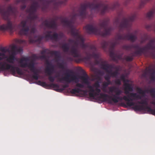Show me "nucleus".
<instances>
[{"instance_id":"obj_17","label":"nucleus","mask_w":155,"mask_h":155,"mask_svg":"<svg viewBox=\"0 0 155 155\" xmlns=\"http://www.w3.org/2000/svg\"><path fill=\"white\" fill-rule=\"evenodd\" d=\"M48 66H47L45 69V72L49 76L48 78L49 80L51 82L53 83L55 80V78H58L59 76V75H56L55 77L51 76L54 71V67L51 64L48 62L47 63Z\"/></svg>"},{"instance_id":"obj_28","label":"nucleus","mask_w":155,"mask_h":155,"mask_svg":"<svg viewBox=\"0 0 155 155\" xmlns=\"http://www.w3.org/2000/svg\"><path fill=\"white\" fill-rule=\"evenodd\" d=\"M155 13V6H154L153 8L150 12H148L147 14V17L149 18L153 17Z\"/></svg>"},{"instance_id":"obj_44","label":"nucleus","mask_w":155,"mask_h":155,"mask_svg":"<svg viewBox=\"0 0 155 155\" xmlns=\"http://www.w3.org/2000/svg\"><path fill=\"white\" fill-rule=\"evenodd\" d=\"M36 31V29L34 27H32L30 29V31L31 34H34Z\"/></svg>"},{"instance_id":"obj_35","label":"nucleus","mask_w":155,"mask_h":155,"mask_svg":"<svg viewBox=\"0 0 155 155\" xmlns=\"http://www.w3.org/2000/svg\"><path fill=\"white\" fill-rule=\"evenodd\" d=\"M132 48H134L135 49H137L138 50L136 51H135L134 53V54L136 55H141L143 54H137V53H136L135 52L137 51H139V50H140V48H140L138 45H134V46H132Z\"/></svg>"},{"instance_id":"obj_32","label":"nucleus","mask_w":155,"mask_h":155,"mask_svg":"<svg viewBox=\"0 0 155 155\" xmlns=\"http://www.w3.org/2000/svg\"><path fill=\"white\" fill-rule=\"evenodd\" d=\"M32 57L35 59H38L39 58H40L42 59L45 60L47 58L46 56L45 55H42L40 56H38L35 54H34L32 55Z\"/></svg>"},{"instance_id":"obj_2","label":"nucleus","mask_w":155,"mask_h":155,"mask_svg":"<svg viewBox=\"0 0 155 155\" xmlns=\"http://www.w3.org/2000/svg\"><path fill=\"white\" fill-rule=\"evenodd\" d=\"M120 6L118 2H116L112 5H109L99 0H93L92 2H86L82 3L79 9V15L82 18L86 17V9L89 8L91 9V12H94L96 13H100L103 15L106 12L110 10H114L117 9Z\"/></svg>"},{"instance_id":"obj_7","label":"nucleus","mask_w":155,"mask_h":155,"mask_svg":"<svg viewBox=\"0 0 155 155\" xmlns=\"http://www.w3.org/2000/svg\"><path fill=\"white\" fill-rule=\"evenodd\" d=\"M119 41L117 40L114 41H102L101 43V45L102 48L104 50L108 46L109 47V52L110 57L112 58L113 60L116 61L117 59H121L122 55H117L114 52L115 46L117 44H119Z\"/></svg>"},{"instance_id":"obj_64","label":"nucleus","mask_w":155,"mask_h":155,"mask_svg":"<svg viewBox=\"0 0 155 155\" xmlns=\"http://www.w3.org/2000/svg\"><path fill=\"white\" fill-rule=\"evenodd\" d=\"M154 30H155V25L154 26Z\"/></svg>"},{"instance_id":"obj_31","label":"nucleus","mask_w":155,"mask_h":155,"mask_svg":"<svg viewBox=\"0 0 155 155\" xmlns=\"http://www.w3.org/2000/svg\"><path fill=\"white\" fill-rule=\"evenodd\" d=\"M109 81V82H108V81H107L106 82H104L103 83V91L105 92L108 93V92H107L106 91L105 88H106L108 86V85L111 84V81Z\"/></svg>"},{"instance_id":"obj_40","label":"nucleus","mask_w":155,"mask_h":155,"mask_svg":"<svg viewBox=\"0 0 155 155\" xmlns=\"http://www.w3.org/2000/svg\"><path fill=\"white\" fill-rule=\"evenodd\" d=\"M92 57L95 59H98L100 57V55L99 54H96L93 53L92 54Z\"/></svg>"},{"instance_id":"obj_1","label":"nucleus","mask_w":155,"mask_h":155,"mask_svg":"<svg viewBox=\"0 0 155 155\" xmlns=\"http://www.w3.org/2000/svg\"><path fill=\"white\" fill-rule=\"evenodd\" d=\"M77 14L74 15L70 20L64 18L61 20V22L63 25L71 29V35L76 37L77 39L76 41L69 39L68 41L71 43H74V45H73L69 50L68 44L67 43L63 44L61 48L63 51L65 52H69L71 55L74 58H79L81 56V51L78 47V43L79 41L81 47L83 48H86L87 47V45L84 43V39L82 36L79 35L78 30L75 29L73 24L75 21Z\"/></svg>"},{"instance_id":"obj_50","label":"nucleus","mask_w":155,"mask_h":155,"mask_svg":"<svg viewBox=\"0 0 155 155\" xmlns=\"http://www.w3.org/2000/svg\"><path fill=\"white\" fill-rule=\"evenodd\" d=\"M130 93L129 92V91H128L127 89H125V94L127 95V96L128 95H129Z\"/></svg>"},{"instance_id":"obj_37","label":"nucleus","mask_w":155,"mask_h":155,"mask_svg":"<svg viewBox=\"0 0 155 155\" xmlns=\"http://www.w3.org/2000/svg\"><path fill=\"white\" fill-rule=\"evenodd\" d=\"M150 0H141L140 3V5L139 8H142L144 5L147 2H149Z\"/></svg>"},{"instance_id":"obj_22","label":"nucleus","mask_w":155,"mask_h":155,"mask_svg":"<svg viewBox=\"0 0 155 155\" xmlns=\"http://www.w3.org/2000/svg\"><path fill=\"white\" fill-rule=\"evenodd\" d=\"M101 68L106 71H111L112 69H114L115 71H118L119 73V68L118 66H116L114 64H102L101 65Z\"/></svg>"},{"instance_id":"obj_55","label":"nucleus","mask_w":155,"mask_h":155,"mask_svg":"<svg viewBox=\"0 0 155 155\" xmlns=\"http://www.w3.org/2000/svg\"><path fill=\"white\" fill-rule=\"evenodd\" d=\"M84 58L87 60H88L90 59V57L89 56H87L85 57Z\"/></svg>"},{"instance_id":"obj_19","label":"nucleus","mask_w":155,"mask_h":155,"mask_svg":"<svg viewBox=\"0 0 155 155\" xmlns=\"http://www.w3.org/2000/svg\"><path fill=\"white\" fill-rule=\"evenodd\" d=\"M51 54L52 55L55 56V60L56 62H58V65L59 68L63 69H65L64 63V61L62 60V62L61 63L58 62L61 58L60 52L59 51H52Z\"/></svg>"},{"instance_id":"obj_6","label":"nucleus","mask_w":155,"mask_h":155,"mask_svg":"<svg viewBox=\"0 0 155 155\" xmlns=\"http://www.w3.org/2000/svg\"><path fill=\"white\" fill-rule=\"evenodd\" d=\"M109 92L108 93L114 92L115 93V94H112L111 96L107 94L101 93L98 97V98L102 100L103 102H107L110 104H111L113 102L114 103H118L119 102V96L122 93V91L114 86L109 87Z\"/></svg>"},{"instance_id":"obj_61","label":"nucleus","mask_w":155,"mask_h":155,"mask_svg":"<svg viewBox=\"0 0 155 155\" xmlns=\"http://www.w3.org/2000/svg\"><path fill=\"white\" fill-rule=\"evenodd\" d=\"M96 62L97 64H98L99 63V61H96Z\"/></svg>"},{"instance_id":"obj_43","label":"nucleus","mask_w":155,"mask_h":155,"mask_svg":"<svg viewBox=\"0 0 155 155\" xmlns=\"http://www.w3.org/2000/svg\"><path fill=\"white\" fill-rule=\"evenodd\" d=\"M58 34V40L57 41H58L59 40L63 38L64 36V35L63 33H61L59 34Z\"/></svg>"},{"instance_id":"obj_14","label":"nucleus","mask_w":155,"mask_h":155,"mask_svg":"<svg viewBox=\"0 0 155 155\" xmlns=\"http://www.w3.org/2000/svg\"><path fill=\"white\" fill-rule=\"evenodd\" d=\"M100 87V84L98 81L96 82L93 86H88V88L89 89V95L90 97L93 99L96 98L99 100H100L98 97L100 96L101 92V89L99 88Z\"/></svg>"},{"instance_id":"obj_38","label":"nucleus","mask_w":155,"mask_h":155,"mask_svg":"<svg viewBox=\"0 0 155 155\" xmlns=\"http://www.w3.org/2000/svg\"><path fill=\"white\" fill-rule=\"evenodd\" d=\"M125 60L127 61H132L133 59V56H126L124 57Z\"/></svg>"},{"instance_id":"obj_11","label":"nucleus","mask_w":155,"mask_h":155,"mask_svg":"<svg viewBox=\"0 0 155 155\" xmlns=\"http://www.w3.org/2000/svg\"><path fill=\"white\" fill-rule=\"evenodd\" d=\"M66 76L61 78H58V81L61 82L62 81H65L67 84H65L62 86L63 88L59 89V88H56L55 90L58 92L63 91L64 89L67 88L69 87L68 84L70 83L71 82L75 81L77 83L78 81V79L77 77L75 75H71L68 73L65 74Z\"/></svg>"},{"instance_id":"obj_4","label":"nucleus","mask_w":155,"mask_h":155,"mask_svg":"<svg viewBox=\"0 0 155 155\" xmlns=\"http://www.w3.org/2000/svg\"><path fill=\"white\" fill-rule=\"evenodd\" d=\"M18 13L17 8L13 7L11 5L8 7L7 11H5L4 8L0 7V14L1 16L4 20L7 21L6 24H4L0 26V30L8 31L11 33L13 32L15 29V25L12 24V22L10 20L9 17L10 15H12L16 17Z\"/></svg>"},{"instance_id":"obj_23","label":"nucleus","mask_w":155,"mask_h":155,"mask_svg":"<svg viewBox=\"0 0 155 155\" xmlns=\"http://www.w3.org/2000/svg\"><path fill=\"white\" fill-rule=\"evenodd\" d=\"M29 67L30 68V70L33 73L32 76V78L35 80H38V79L39 70L37 69L35 65L33 64H30Z\"/></svg>"},{"instance_id":"obj_46","label":"nucleus","mask_w":155,"mask_h":155,"mask_svg":"<svg viewBox=\"0 0 155 155\" xmlns=\"http://www.w3.org/2000/svg\"><path fill=\"white\" fill-rule=\"evenodd\" d=\"M76 87L82 88L84 87V85L82 84L78 83L76 84Z\"/></svg>"},{"instance_id":"obj_51","label":"nucleus","mask_w":155,"mask_h":155,"mask_svg":"<svg viewBox=\"0 0 155 155\" xmlns=\"http://www.w3.org/2000/svg\"><path fill=\"white\" fill-rule=\"evenodd\" d=\"M22 50V49L21 48H17V49H16V51H17V53L18 52H20Z\"/></svg>"},{"instance_id":"obj_8","label":"nucleus","mask_w":155,"mask_h":155,"mask_svg":"<svg viewBox=\"0 0 155 155\" xmlns=\"http://www.w3.org/2000/svg\"><path fill=\"white\" fill-rule=\"evenodd\" d=\"M155 43V38L150 41L149 42L142 48H140V50L137 51L135 53L137 54H143L146 57H151L153 58H155V53L154 51H149V50L151 49L155 50L154 47L153 46Z\"/></svg>"},{"instance_id":"obj_60","label":"nucleus","mask_w":155,"mask_h":155,"mask_svg":"<svg viewBox=\"0 0 155 155\" xmlns=\"http://www.w3.org/2000/svg\"><path fill=\"white\" fill-rule=\"evenodd\" d=\"M101 73H102V72L101 71H99V73L100 74H101Z\"/></svg>"},{"instance_id":"obj_47","label":"nucleus","mask_w":155,"mask_h":155,"mask_svg":"<svg viewBox=\"0 0 155 155\" xmlns=\"http://www.w3.org/2000/svg\"><path fill=\"white\" fill-rule=\"evenodd\" d=\"M115 82L116 84H118V85H120L121 84V82L120 80L119 79H116L115 80Z\"/></svg>"},{"instance_id":"obj_34","label":"nucleus","mask_w":155,"mask_h":155,"mask_svg":"<svg viewBox=\"0 0 155 155\" xmlns=\"http://www.w3.org/2000/svg\"><path fill=\"white\" fill-rule=\"evenodd\" d=\"M16 49L17 47L15 45H13L12 47V53L11 55H12L13 56L15 57L17 53L16 51Z\"/></svg>"},{"instance_id":"obj_62","label":"nucleus","mask_w":155,"mask_h":155,"mask_svg":"<svg viewBox=\"0 0 155 155\" xmlns=\"http://www.w3.org/2000/svg\"><path fill=\"white\" fill-rule=\"evenodd\" d=\"M24 70L25 71H27V72H29L27 70Z\"/></svg>"},{"instance_id":"obj_33","label":"nucleus","mask_w":155,"mask_h":155,"mask_svg":"<svg viewBox=\"0 0 155 155\" xmlns=\"http://www.w3.org/2000/svg\"><path fill=\"white\" fill-rule=\"evenodd\" d=\"M30 64H34L35 65V63L33 61H31L30 62V63L28 64L27 63H23V64H21L20 65V66L22 68H26V67H28L30 70V68L29 67V65Z\"/></svg>"},{"instance_id":"obj_18","label":"nucleus","mask_w":155,"mask_h":155,"mask_svg":"<svg viewBox=\"0 0 155 155\" xmlns=\"http://www.w3.org/2000/svg\"><path fill=\"white\" fill-rule=\"evenodd\" d=\"M58 19V17H56L54 19H52L51 21L49 22L47 20H45L43 22V24L45 27L53 29L55 30L58 27V24L57 21Z\"/></svg>"},{"instance_id":"obj_12","label":"nucleus","mask_w":155,"mask_h":155,"mask_svg":"<svg viewBox=\"0 0 155 155\" xmlns=\"http://www.w3.org/2000/svg\"><path fill=\"white\" fill-rule=\"evenodd\" d=\"M119 101L124 100L127 102L126 104L127 106L131 107L134 105L135 103L133 101L134 100H137L141 99V97L136 93H130L129 95L127 96H124L123 97H119Z\"/></svg>"},{"instance_id":"obj_45","label":"nucleus","mask_w":155,"mask_h":155,"mask_svg":"<svg viewBox=\"0 0 155 155\" xmlns=\"http://www.w3.org/2000/svg\"><path fill=\"white\" fill-rule=\"evenodd\" d=\"M26 41L24 40L18 39L17 40V42L19 44H25L26 43Z\"/></svg>"},{"instance_id":"obj_21","label":"nucleus","mask_w":155,"mask_h":155,"mask_svg":"<svg viewBox=\"0 0 155 155\" xmlns=\"http://www.w3.org/2000/svg\"><path fill=\"white\" fill-rule=\"evenodd\" d=\"M107 73L104 76V79L106 81H111L110 79L111 77L116 78L119 74V73H118V71H115L112 72L111 70L106 71Z\"/></svg>"},{"instance_id":"obj_30","label":"nucleus","mask_w":155,"mask_h":155,"mask_svg":"<svg viewBox=\"0 0 155 155\" xmlns=\"http://www.w3.org/2000/svg\"><path fill=\"white\" fill-rule=\"evenodd\" d=\"M16 58L15 57L12 55H10L8 58H7L6 61L9 63L11 64H14Z\"/></svg>"},{"instance_id":"obj_59","label":"nucleus","mask_w":155,"mask_h":155,"mask_svg":"<svg viewBox=\"0 0 155 155\" xmlns=\"http://www.w3.org/2000/svg\"><path fill=\"white\" fill-rule=\"evenodd\" d=\"M67 71L71 73H73V72L72 71H71L69 70H67Z\"/></svg>"},{"instance_id":"obj_25","label":"nucleus","mask_w":155,"mask_h":155,"mask_svg":"<svg viewBox=\"0 0 155 155\" xmlns=\"http://www.w3.org/2000/svg\"><path fill=\"white\" fill-rule=\"evenodd\" d=\"M38 83V84L44 87H50L53 88H58L59 87L58 85L56 84L51 83L50 84H48L45 82L41 81H39Z\"/></svg>"},{"instance_id":"obj_5","label":"nucleus","mask_w":155,"mask_h":155,"mask_svg":"<svg viewBox=\"0 0 155 155\" xmlns=\"http://www.w3.org/2000/svg\"><path fill=\"white\" fill-rule=\"evenodd\" d=\"M108 23V20L104 19L99 23L98 25L101 29H104L103 31H101V29L98 28L97 27H94L93 25L90 24L87 25L86 26V30L88 33L94 34L105 37L110 35L113 30V27L111 26L107 28Z\"/></svg>"},{"instance_id":"obj_16","label":"nucleus","mask_w":155,"mask_h":155,"mask_svg":"<svg viewBox=\"0 0 155 155\" xmlns=\"http://www.w3.org/2000/svg\"><path fill=\"white\" fill-rule=\"evenodd\" d=\"M67 0H64V1H56V0H39V1L42 4V9L43 11L45 10L47 7V5L45 3L47 2V4H49L52 3L54 4V8L57 9L60 5L65 4V2Z\"/></svg>"},{"instance_id":"obj_57","label":"nucleus","mask_w":155,"mask_h":155,"mask_svg":"<svg viewBox=\"0 0 155 155\" xmlns=\"http://www.w3.org/2000/svg\"><path fill=\"white\" fill-rule=\"evenodd\" d=\"M151 103L154 105H155V101H153L151 102Z\"/></svg>"},{"instance_id":"obj_10","label":"nucleus","mask_w":155,"mask_h":155,"mask_svg":"<svg viewBox=\"0 0 155 155\" xmlns=\"http://www.w3.org/2000/svg\"><path fill=\"white\" fill-rule=\"evenodd\" d=\"M137 103L142 105L135 104V103L134 105L133 106V108L135 111H147L148 113L155 115V109H152L150 107L148 106V102L146 100H141L140 101H138Z\"/></svg>"},{"instance_id":"obj_63","label":"nucleus","mask_w":155,"mask_h":155,"mask_svg":"<svg viewBox=\"0 0 155 155\" xmlns=\"http://www.w3.org/2000/svg\"><path fill=\"white\" fill-rule=\"evenodd\" d=\"M118 19L116 21V22L117 23V22H118Z\"/></svg>"},{"instance_id":"obj_36","label":"nucleus","mask_w":155,"mask_h":155,"mask_svg":"<svg viewBox=\"0 0 155 155\" xmlns=\"http://www.w3.org/2000/svg\"><path fill=\"white\" fill-rule=\"evenodd\" d=\"M125 89L128 90L129 91H132L133 90V88L131 85L129 84H125Z\"/></svg>"},{"instance_id":"obj_49","label":"nucleus","mask_w":155,"mask_h":155,"mask_svg":"<svg viewBox=\"0 0 155 155\" xmlns=\"http://www.w3.org/2000/svg\"><path fill=\"white\" fill-rule=\"evenodd\" d=\"M0 57H6V58H7L5 54L3 52H0Z\"/></svg>"},{"instance_id":"obj_13","label":"nucleus","mask_w":155,"mask_h":155,"mask_svg":"<svg viewBox=\"0 0 155 155\" xmlns=\"http://www.w3.org/2000/svg\"><path fill=\"white\" fill-rule=\"evenodd\" d=\"M10 70V71L12 75L15 76L16 72L18 74L22 75L23 74L22 71L19 67H15L11 64L4 63L0 62V71H4Z\"/></svg>"},{"instance_id":"obj_42","label":"nucleus","mask_w":155,"mask_h":155,"mask_svg":"<svg viewBox=\"0 0 155 155\" xmlns=\"http://www.w3.org/2000/svg\"><path fill=\"white\" fill-rule=\"evenodd\" d=\"M0 51H1L2 52L5 53V54L8 51V49H6L4 47L0 48Z\"/></svg>"},{"instance_id":"obj_48","label":"nucleus","mask_w":155,"mask_h":155,"mask_svg":"<svg viewBox=\"0 0 155 155\" xmlns=\"http://www.w3.org/2000/svg\"><path fill=\"white\" fill-rule=\"evenodd\" d=\"M152 25H147L146 26V28L148 30H150L152 28Z\"/></svg>"},{"instance_id":"obj_52","label":"nucleus","mask_w":155,"mask_h":155,"mask_svg":"<svg viewBox=\"0 0 155 155\" xmlns=\"http://www.w3.org/2000/svg\"><path fill=\"white\" fill-rule=\"evenodd\" d=\"M120 78L121 80L124 81L125 79V76L124 75H122L120 76Z\"/></svg>"},{"instance_id":"obj_27","label":"nucleus","mask_w":155,"mask_h":155,"mask_svg":"<svg viewBox=\"0 0 155 155\" xmlns=\"http://www.w3.org/2000/svg\"><path fill=\"white\" fill-rule=\"evenodd\" d=\"M149 71L150 74V78L152 81H155V69H149Z\"/></svg>"},{"instance_id":"obj_39","label":"nucleus","mask_w":155,"mask_h":155,"mask_svg":"<svg viewBox=\"0 0 155 155\" xmlns=\"http://www.w3.org/2000/svg\"><path fill=\"white\" fill-rule=\"evenodd\" d=\"M29 61V59L28 58H23L21 59L20 61H19V63L20 64V65L21 64H23V62L24 61Z\"/></svg>"},{"instance_id":"obj_53","label":"nucleus","mask_w":155,"mask_h":155,"mask_svg":"<svg viewBox=\"0 0 155 155\" xmlns=\"http://www.w3.org/2000/svg\"><path fill=\"white\" fill-rule=\"evenodd\" d=\"M147 39H148V38H147V36H146L145 38L141 42L143 43V42H145L147 40Z\"/></svg>"},{"instance_id":"obj_54","label":"nucleus","mask_w":155,"mask_h":155,"mask_svg":"<svg viewBox=\"0 0 155 155\" xmlns=\"http://www.w3.org/2000/svg\"><path fill=\"white\" fill-rule=\"evenodd\" d=\"M46 52V51L45 50H43L41 51V54L42 55H45V54Z\"/></svg>"},{"instance_id":"obj_9","label":"nucleus","mask_w":155,"mask_h":155,"mask_svg":"<svg viewBox=\"0 0 155 155\" xmlns=\"http://www.w3.org/2000/svg\"><path fill=\"white\" fill-rule=\"evenodd\" d=\"M28 32H28V35H24L29 37V40L31 43L38 42L40 43L44 38H45L47 40L51 39L54 41H57L58 40V34L56 33H55L52 35H51V34L52 32L51 31H46L44 33L45 35L44 36H39L36 39L35 38H33L31 35H29ZM20 33L21 35H23Z\"/></svg>"},{"instance_id":"obj_26","label":"nucleus","mask_w":155,"mask_h":155,"mask_svg":"<svg viewBox=\"0 0 155 155\" xmlns=\"http://www.w3.org/2000/svg\"><path fill=\"white\" fill-rule=\"evenodd\" d=\"M80 92H83L84 93H86V91L85 90L81 89L79 88L73 89L70 91V93L71 94H74L77 93L79 94Z\"/></svg>"},{"instance_id":"obj_56","label":"nucleus","mask_w":155,"mask_h":155,"mask_svg":"<svg viewBox=\"0 0 155 155\" xmlns=\"http://www.w3.org/2000/svg\"><path fill=\"white\" fill-rule=\"evenodd\" d=\"M130 0H127L126 2L124 3V5H126L127 3L130 1Z\"/></svg>"},{"instance_id":"obj_58","label":"nucleus","mask_w":155,"mask_h":155,"mask_svg":"<svg viewBox=\"0 0 155 155\" xmlns=\"http://www.w3.org/2000/svg\"><path fill=\"white\" fill-rule=\"evenodd\" d=\"M6 58V57H0V61Z\"/></svg>"},{"instance_id":"obj_29","label":"nucleus","mask_w":155,"mask_h":155,"mask_svg":"<svg viewBox=\"0 0 155 155\" xmlns=\"http://www.w3.org/2000/svg\"><path fill=\"white\" fill-rule=\"evenodd\" d=\"M81 79L84 83L87 84H89L88 81L89 77L87 74H86L84 76H81Z\"/></svg>"},{"instance_id":"obj_20","label":"nucleus","mask_w":155,"mask_h":155,"mask_svg":"<svg viewBox=\"0 0 155 155\" xmlns=\"http://www.w3.org/2000/svg\"><path fill=\"white\" fill-rule=\"evenodd\" d=\"M117 40H130L132 42H134L137 39V37L135 35L132 34L120 35L118 34L117 36Z\"/></svg>"},{"instance_id":"obj_41","label":"nucleus","mask_w":155,"mask_h":155,"mask_svg":"<svg viewBox=\"0 0 155 155\" xmlns=\"http://www.w3.org/2000/svg\"><path fill=\"white\" fill-rule=\"evenodd\" d=\"M132 48V46L129 45H124L123 46V48L126 50H130Z\"/></svg>"},{"instance_id":"obj_3","label":"nucleus","mask_w":155,"mask_h":155,"mask_svg":"<svg viewBox=\"0 0 155 155\" xmlns=\"http://www.w3.org/2000/svg\"><path fill=\"white\" fill-rule=\"evenodd\" d=\"M31 1L33 2L30 8L28 9L29 14L27 18L22 21L18 25L19 27L21 28L20 29L19 33L21 34L28 35V32L29 31L30 28L32 25V21L36 19L37 16L35 13L37 9L39 7L38 3L35 0H16L17 4L21 2L23 5H21V8L22 10H24L26 7V3L28 1Z\"/></svg>"},{"instance_id":"obj_24","label":"nucleus","mask_w":155,"mask_h":155,"mask_svg":"<svg viewBox=\"0 0 155 155\" xmlns=\"http://www.w3.org/2000/svg\"><path fill=\"white\" fill-rule=\"evenodd\" d=\"M137 91L139 93L143 94H145L146 92L150 93L152 97L154 98L155 97V88H153L150 89H147L146 91H143L140 88H138Z\"/></svg>"},{"instance_id":"obj_15","label":"nucleus","mask_w":155,"mask_h":155,"mask_svg":"<svg viewBox=\"0 0 155 155\" xmlns=\"http://www.w3.org/2000/svg\"><path fill=\"white\" fill-rule=\"evenodd\" d=\"M136 16V14H134L128 18H124L119 26L120 31H121L124 29H126L127 31H129V28L131 26L130 22L134 21Z\"/></svg>"}]
</instances>
